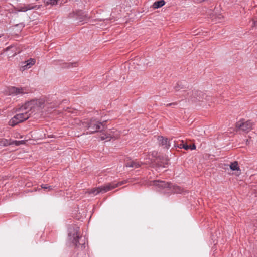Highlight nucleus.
Returning a JSON list of instances; mask_svg holds the SVG:
<instances>
[{"instance_id": "19", "label": "nucleus", "mask_w": 257, "mask_h": 257, "mask_svg": "<svg viewBox=\"0 0 257 257\" xmlns=\"http://www.w3.org/2000/svg\"><path fill=\"white\" fill-rule=\"evenodd\" d=\"M35 60L34 59L30 58L27 61L25 62V65L22 66V68L23 70H26L30 68L32 66H33L35 63Z\"/></svg>"}, {"instance_id": "31", "label": "nucleus", "mask_w": 257, "mask_h": 257, "mask_svg": "<svg viewBox=\"0 0 257 257\" xmlns=\"http://www.w3.org/2000/svg\"><path fill=\"white\" fill-rule=\"evenodd\" d=\"M254 25L255 26H257V21L254 22Z\"/></svg>"}, {"instance_id": "7", "label": "nucleus", "mask_w": 257, "mask_h": 257, "mask_svg": "<svg viewBox=\"0 0 257 257\" xmlns=\"http://www.w3.org/2000/svg\"><path fill=\"white\" fill-rule=\"evenodd\" d=\"M192 95L191 99L194 101H203L204 99L206 101H209L210 99L209 96H207L205 94L198 90L192 92Z\"/></svg>"}, {"instance_id": "29", "label": "nucleus", "mask_w": 257, "mask_h": 257, "mask_svg": "<svg viewBox=\"0 0 257 257\" xmlns=\"http://www.w3.org/2000/svg\"><path fill=\"white\" fill-rule=\"evenodd\" d=\"M24 143H25V142L23 140L19 141V144L20 145H21V144H23Z\"/></svg>"}, {"instance_id": "23", "label": "nucleus", "mask_w": 257, "mask_h": 257, "mask_svg": "<svg viewBox=\"0 0 257 257\" xmlns=\"http://www.w3.org/2000/svg\"><path fill=\"white\" fill-rule=\"evenodd\" d=\"M11 145V139L8 140L6 139H0V146H8Z\"/></svg>"}, {"instance_id": "24", "label": "nucleus", "mask_w": 257, "mask_h": 257, "mask_svg": "<svg viewBox=\"0 0 257 257\" xmlns=\"http://www.w3.org/2000/svg\"><path fill=\"white\" fill-rule=\"evenodd\" d=\"M41 189H43L46 190L51 191L53 189V187L52 186L49 185L48 184H42L41 185Z\"/></svg>"}, {"instance_id": "35", "label": "nucleus", "mask_w": 257, "mask_h": 257, "mask_svg": "<svg viewBox=\"0 0 257 257\" xmlns=\"http://www.w3.org/2000/svg\"><path fill=\"white\" fill-rule=\"evenodd\" d=\"M7 49L8 50L10 49V47H8Z\"/></svg>"}, {"instance_id": "22", "label": "nucleus", "mask_w": 257, "mask_h": 257, "mask_svg": "<svg viewBox=\"0 0 257 257\" xmlns=\"http://www.w3.org/2000/svg\"><path fill=\"white\" fill-rule=\"evenodd\" d=\"M165 4V2L164 0H160L156 1L154 3L153 6L155 9L159 8Z\"/></svg>"}, {"instance_id": "27", "label": "nucleus", "mask_w": 257, "mask_h": 257, "mask_svg": "<svg viewBox=\"0 0 257 257\" xmlns=\"http://www.w3.org/2000/svg\"><path fill=\"white\" fill-rule=\"evenodd\" d=\"M177 104V102H173V103H171L167 104L166 106H167V107H168V106H173L176 105Z\"/></svg>"}, {"instance_id": "4", "label": "nucleus", "mask_w": 257, "mask_h": 257, "mask_svg": "<svg viewBox=\"0 0 257 257\" xmlns=\"http://www.w3.org/2000/svg\"><path fill=\"white\" fill-rule=\"evenodd\" d=\"M71 230L72 229L70 228L69 233V240L72 242L75 247L79 248L80 246L82 249L85 248V241H84L83 242H80L81 237H80L79 234H78L79 228L76 227L75 228H73V231H71Z\"/></svg>"}, {"instance_id": "9", "label": "nucleus", "mask_w": 257, "mask_h": 257, "mask_svg": "<svg viewBox=\"0 0 257 257\" xmlns=\"http://www.w3.org/2000/svg\"><path fill=\"white\" fill-rule=\"evenodd\" d=\"M35 102V99H32L26 102L20 108V111L28 110L27 111H29V113H30V111H31L32 113L35 111V104H36Z\"/></svg>"}, {"instance_id": "1", "label": "nucleus", "mask_w": 257, "mask_h": 257, "mask_svg": "<svg viewBox=\"0 0 257 257\" xmlns=\"http://www.w3.org/2000/svg\"><path fill=\"white\" fill-rule=\"evenodd\" d=\"M152 185L157 187L159 191L164 193H169L170 191L175 193H181L182 191L180 187L163 181L154 180Z\"/></svg>"}, {"instance_id": "34", "label": "nucleus", "mask_w": 257, "mask_h": 257, "mask_svg": "<svg viewBox=\"0 0 257 257\" xmlns=\"http://www.w3.org/2000/svg\"><path fill=\"white\" fill-rule=\"evenodd\" d=\"M53 107H54V106H53V107H52V106H51V108H53Z\"/></svg>"}, {"instance_id": "13", "label": "nucleus", "mask_w": 257, "mask_h": 257, "mask_svg": "<svg viewBox=\"0 0 257 257\" xmlns=\"http://www.w3.org/2000/svg\"><path fill=\"white\" fill-rule=\"evenodd\" d=\"M158 140L159 145L163 146L165 148L169 149L171 146V140L168 141L167 138H165L162 136H158Z\"/></svg>"}, {"instance_id": "32", "label": "nucleus", "mask_w": 257, "mask_h": 257, "mask_svg": "<svg viewBox=\"0 0 257 257\" xmlns=\"http://www.w3.org/2000/svg\"><path fill=\"white\" fill-rule=\"evenodd\" d=\"M53 107H54V106H53V107H52V106H51V108H53Z\"/></svg>"}, {"instance_id": "18", "label": "nucleus", "mask_w": 257, "mask_h": 257, "mask_svg": "<svg viewBox=\"0 0 257 257\" xmlns=\"http://www.w3.org/2000/svg\"><path fill=\"white\" fill-rule=\"evenodd\" d=\"M140 164L139 162H137L136 161H131L130 162H127L125 164V166L126 167H132L134 168H138L141 166V165L142 164Z\"/></svg>"}, {"instance_id": "8", "label": "nucleus", "mask_w": 257, "mask_h": 257, "mask_svg": "<svg viewBox=\"0 0 257 257\" xmlns=\"http://www.w3.org/2000/svg\"><path fill=\"white\" fill-rule=\"evenodd\" d=\"M154 162L158 167L166 168L169 164V159L163 155H158L154 160Z\"/></svg>"}, {"instance_id": "15", "label": "nucleus", "mask_w": 257, "mask_h": 257, "mask_svg": "<svg viewBox=\"0 0 257 257\" xmlns=\"http://www.w3.org/2000/svg\"><path fill=\"white\" fill-rule=\"evenodd\" d=\"M9 92L10 94H25L26 92H24V88H19L15 87H11L9 89Z\"/></svg>"}, {"instance_id": "17", "label": "nucleus", "mask_w": 257, "mask_h": 257, "mask_svg": "<svg viewBox=\"0 0 257 257\" xmlns=\"http://www.w3.org/2000/svg\"><path fill=\"white\" fill-rule=\"evenodd\" d=\"M187 83L185 81H178L176 85L174 87V89L176 91H179L181 89L187 88Z\"/></svg>"}, {"instance_id": "11", "label": "nucleus", "mask_w": 257, "mask_h": 257, "mask_svg": "<svg viewBox=\"0 0 257 257\" xmlns=\"http://www.w3.org/2000/svg\"><path fill=\"white\" fill-rule=\"evenodd\" d=\"M40 8V5L27 4L24 6H20L16 8V10L18 12H26L28 10L32 9H39Z\"/></svg>"}, {"instance_id": "21", "label": "nucleus", "mask_w": 257, "mask_h": 257, "mask_svg": "<svg viewBox=\"0 0 257 257\" xmlns=\"http://www.w3.org/2000/svg\"><path fill=\"white\" fill-rule=\"evenodd\" d=\"M229 166L230 169L232 171H237L239 172L241 171V170L238 165V162L237 161H234L233 162H232ZM239 173H240V172H239Z\"/></svg>"}, {"instance_id": "26", "label": "nucleus", "mask_w": 257, "mask_h": 257, "mask_svg": "<svg viewBox=\"0 0 257 257\" xmlns=\"http://www.w3.org/2000/svg\"><path fill=\"white\" fill-rule=\"evenodd\" d=\"M11 145H15L16 146H19V141H17V140H14V141H12L11 140Z\"/></svg>"}, {"instance_id": "5", "label": "nucleus", "mask_w": 257, "mask_h": 257, "mask_svg": "<svg viewBox=\"0 0 257 257\" xmlns=\"http://www.w3.org/2000/svg\"><path fill=\"white\" fill-rule=\"evenodd\" d=\"M18 113L15 115L9 122V124L12 126H14L19 123H21L27 120L30 116L31 113L29 111L23 112Z\"/></svg>"}, {"instance_id": "25", "label": "nucleus", "mask_w": 257, "mask_h": 257, "mask_svg": "<svg viewBox=\"0 0 257 257\" xmlns=\"http://www.w3.org/2000/svg\"><path fill=\"white\" fill-rule=\"evenodd\" d=\"M59 1V0H49L47 2V4H50L51 5H55L57 4Z\"/></svg>"}, {"instance_id": "20", "label": "nucleus", "mask_w": 257, "mask_h": 257, "mask_svg": "<svg viewBox=\"0 0 257 257\" xmlns=\"http://www.w3.org/2000/svg\"><path fill=\"white\" fill-rule=\"evenodd\" d=\"M62 68H71L78 66L77 62L63 63L61 64Z\"/></svg>"}, {"instance_id": "14", "label": "nucleus", "mask_w": 257, "mask_h": 257, "mask_svg": "<svg viewBox=\"0 0 257 257\" xmlns=\"http://www.w3.org/2000/svg\"><path fill=\"white\" fill-rule=\"evenodd\" d=\"M112 132H111L110 133L106 132L105 133H102L100 136L101 140H104L105 139H108V141H110L111 139H116L118 138V134H112Z\"/></svg>"}, {"instance_id": "30", "label": "nucleus", "mask_w": 257, "mask_h": 257, "mask_svg": "<svg viewBox=\"0 0 257 257\" xmlns=\"http://www.w3.org/2000/svg\"><path fill=\"white\" fill-rule=\"evenodd\" d=\"M194 1L197 2L201 3V2H202L204 1L205 0H194Z\"/></svg>"}, {"instance_id": "6", "label": "nucleus", "mask_w": 257, "mask_h": 257, "mask_svg": "<svg viewBox=\"0 0 257 257\" xmlns=\"http://www.w3.org/2000/svg\"><path fill=\"white\" fill-rule=\"evenodd\" d=\"M254 123L250 120L245 121L244 119H241L236 123V129L238 131H241L246 133L249 132L253 128Z\"/></svg>"}, {"instance_id": "10", "label": "nucleus", "mask_w": 257, "mask_h": 257, "mask_svg": "<svg viewBox=\"0 0 257 257\" xmlns=\"http://www.w3.org/2000/svg\"><path fill=\"white\" fill-rule=\"evenodd\" d=\"M75 18L79 22L86 21L89 19L90 16L87 12L83 10H78L75 13Z\"/></svg>"}, {"instance_id": "3", "label": "nucleus", "mask_w": 257, "mask_h": 257, "mask_svg": "<svg viewBox=\"0 0 257 257\" xmlns=\"http://www.w3.org/2000/svg\"><path fill=\"white\" fill-rule=\"evenodd\" d=\"M123 183H124L123 182H119L118 183L112 182L97 188H94L91 189H88L87 192L89 194H92L95 196L97 195L100 192H106L118 187V186L123 184Z\"/></svg>"}, {"instance_id": "12", "label": "nucleus", "mask_w": 257, "mask_h": 257, "mask_svg": "<svg viewBox=\"0 0 257 257\" xmlns=\"http://www.w3.org/2000/svg\"><path fill=\"white\" fill-rule=\"evenodd\" d=\"M174 146L176 148H183L186 150L190 149L191 150H195L196 149V146L195 144L188 145L185 143L183 141H181L180 144H177L175 141H173Z\"/></svg>"}, {"instance_id": "2", "label": "nucleus", "mask_w": 257, "mask_h": 257, "mask_svg": "<svg viewBox=\"0 0 257 257\" xmlns=\"http://www.w3.org/2000/svg\"><path fill=\"white\" fill-rule=\"evenodd\" d=\"M106 121L99 122L95 119H91L87 122H83V125L84 127L87 128L90 134H93L106 128Z\"/></svg>"}, {"instance_id": "28", "label": "nucleus", "mask_w": 257, "mask_h": 257, "mask_svg": "<svg viewBox=\"0 0 257 257\" xmlns=\"http://www.w3.org/2000/svg\"><path fill=\"white\" fill-rule=\"evenodd\" d=\"M152 155L153 157H155L156 159L158 156V153L157 152H154L152 153Z\"/></svg>"}, {"instance_id": "16", "label": "nucleus", "mask_w": 257, "mask_h": 257, "mask_svg": "<svg viewBox=\"0 0 257 257\" xmlns=\"http://www.w3.org/2000/svg\"><path fill=\"white\" fill-rule=\"evenodd\" d=\"M35 101L36 103L35 104V110H39L44 108L46 104L45 101L43 99H35Z\"/></svg>"}, {"instance_id": "33", "label": "nucleus", "mask_w": 257, "mask_h": 257, "mask_svg": "<svg viewBox=\"0 0 257 257\" xmlns=\"http://www.w3.org/2000/svg\"><path fill=\"white\" fill-rule=\"evenodd\" d=\"M53 107H54V106H53V107H52V106H51V108H53Z\"/></svg>"}]
</instances>
